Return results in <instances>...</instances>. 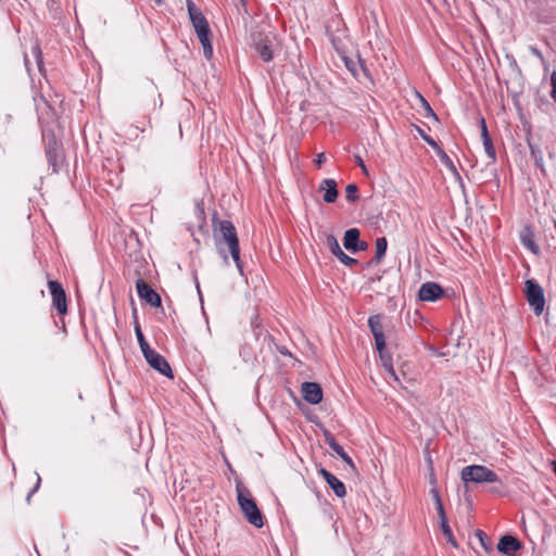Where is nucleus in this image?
<instances>
[{"label": "nucleus", "instance_id": "nucleus-1", "mask_svg": "<svg viewBox=\"0 0 556 556\" xmlns=\"http://www.w3.org/2000/svg\"><path fill=\"white\" fill-rule=\"evenodd\" d=\"M212 224L213 237L217 252L222 255L225 263H228V255L225 249L227 247L236 267L239 273L243 275V263L240 258L239 238L232 222L213 218Z\"/></svg>", "mask_w": 556, "mask_h": 556}, {"label": "nucleus", "instance_id": "nucleus-2", "mask_svg": "<svg viewBox=\"0 0 556 556\" xmlns=\"http://www.w3.org/2000/svg\"><path fill=\"white\" fill-rule=\"evenodd\" d=\"M236 491L238 504L245 519L255 528H262L264 517L250 490L239 479L236 480Z\"/></svg>", "mask_w": 556, "mask_h": 556}, {"label": "nucleus", "instance_id": "nucleus-3", "mask_svg": "<svg viewBox=\"0 0 556 556\" xmlns=\"http://www.w3.org/2000/svg\"><path fill=\"white\" fill-rule=\"evenodd\" d=\"M45 153L53 173H59L65 164L63 143L56 140L53 131L43 132Z\"/></svg>", "mask_w": 556, "mask_h": 556}, {"label": "nucleus", "instance_id": "nucleus-4", "mask_svg": "<svg viewBox=\"0 0 556 556\" xmlns=\"http://www.w3.org/2000/svg\"><path fill=\"white\" fill-rule=\"evenodd\" d=\"M460 477L465 483H494L500 481V478L495 471L481 465H470L464 467L462 469Z\"/></svg>", "mask_w": 556, "mask_h": 556}, {"label": "nucleus", "instance_id": "nucleus-5", "mask_svg": "<svg viewBox=\"0 0 556 556\" xmlns=\"http://www.w3.org/2000/svg\"><path fill=\"white\" fill-rule=\"evenodd\" d=\"M525 295L528 304L536 316L544 312L545 296L541 285L534 279H528L525 282Z\"/></svg>", "mask_w": 556, "mask_h": 556}, {"label": "nucleus", "instance_id": "nucleus-6", "mask_svg": "<svg viewBox=\"0 0 556 556\" xmlns=\"http://www.w3.org/2000/svg\"><path fill=\"white\" fill-rule=\"evenodd\" d=\"M251 48L257 56L265 63L274 59V38L262 31L251 34Z\"/></svg>", "mask_w": 556, "mask_h": 556}, {"label": "nucleus", "instance_id": "nucleus-7", "mask_svg": "<svg viewBox=\"0 0 556 556\" xmlns=\"http://www.w3.org/2000/svg\"><path fill=\"white\" fill-rule=\"evenodd\" d=\"M48 288L52 296V304L59 315L67 313L66 293L63 286L56 280H49Z\"/></svg>", "mask_w": 556, "mask_h": 556}, {"label": "nucleus", "instance_id": "nucleus-8", "mask_svg": "<svg viewBox=\"0 0 556 556\" xmlns=\"http://www.w3.org/2000/svg\"><path fill=\"white\" fill-rule=\"evenodd\" d=\"M136 288L141 301H144L153 307L162 306V299L160 294L146 280L138 278L136 281Z\"/></svg>", "mask_w": 556, "mask_h": 556}, {"label": "nucleus", "instance_id": "nucleus-9", "mask_svg": "<svg viewBox=\"0 0 556 556\" xmlns=\"http://www.w3.org/2000/svg\"><path fill=\"white\" fill-rule=\"evenodd\" d=\"M147 363L156 371L164 375L167 378H174L173 370L164 356L155 352L154 350L143 355Z\"/></svg>", "mask_w": 556, "mask_h": 556}, {"label": "nucleus", "instance_id": "nucleus-10", "mask_svg": "<svg viewBox=\"0 0 556 556\" xmlns=\"http://www.w3.org/2000/svg\"><path fill=\"white\" fill-rule=\"evenodd\" d=\"M361 232L357 228H350L344 232L343 237V245L344 248L352 252L357 253L361 251H365L368 248V243L362 241L359 239Z\"/></svg>", "mask_w": 556, "mask_h": 556}, {"label": "nucleus", "instance_id": "nucleus-11", "mask_svg": "<svg viewBox=\"0 0 556 556\" xmlns=\"http://www.w3.org/2000/svg\"><path fill=\"white\" fill-rule=\"evenodd\" d=\"M325 244L331 251V253L345 266H353L358 263L356 258L349 256L342 251L337 238L332 233L326 235Z\"/></svg>", "mask_w": 556, "mask_h": 556}, {"label": "nucleus", "instance_id": "nucleus-12", "mask_svg": "<svg viewBox=\"0 0 556 556\" xmlns=\"http://www.w3.org/2000/svg\"><path fill=\"white\" fill-rule=\"evenodd\" d=\"M382 319L383 316L380 314L372 315L368 318V327L374 336L376 349H382L386 343Z\"/></svg>", "mask_w": 556, "mask_h": 556}, {"label": "nucleus", "instance_id": "nucleus-13", "mask_svg": "<svg viewBox=\"0 0 556 556\" xmlns=\"http://www.w3.org/2000/svg\"><path fill=\"white\" fill-rule=\"evenodd\" d=\"M444 295V289L437 282H425L418 291V298L425 302H435Z\"/></svg>", "mask_w": 556, "mask_h": 556}, {"label": "nucleus", "instance_id": "nucleus-14", "mask_svg": "<svg viewBox=\"0 0 556 556\" xmlns=\"http://www.w3.org/2000/svg\"><path fill=\"white\" fill-rule=\"evenodd\" d=\"M303 399L312 404H319L323 400V389L317 382H303L301 387Z\"/></svg>", "mask_w": 556, "mask_h": 556}, {"label": "nucleus", "instance_id": "nucleus-15", "mask_svg": "<svg viewBox=\"0 0 556 556\" xmlns=\"http://www.w3.org/2000/svg\"><path fill=\"white\" fill-rule=\"evenodd\" d=\"M522 548V543L514 535L505 534L497 543V551L506 556H516V553Z\"/></svg>", "mask_w": 556, "mask_h": 556}, {"label": "nucleus", "instance_id": "nucleus-16", "mask_svg": "<svg viewBox=\"0 0 556 556\" xmlns=\"http://www.w3.org/2000/svg\"><path fill=\"white\" fill-rule=\"evenodd\" d=\"M318 473L325 479L327 484L330 486V489L338 497L345 496L346 490L344 483L341 480H339L333 473H331L325 468H320L318 470Z\"/></svg>", "mask_w": 556, "mask_h": 556}, {"label": "nucleus", "instance_id": "nucleus-17", "mask_svg": "<svg viewBox=\"0 0 556 556\" xmlns=\"http://www.w3.org/2000/svg\"><path fill=\"white\" fill-rule=\"evenodd\" d=\"M195 34L203 47V54L206 60H211L213 58V46L211 41V29L210 25L203 28L195 29Z\"/></svg>", "mask_w": 556, "mask_h": 556}, {"label": "nucleus", "instance_id": "nucleus-18", "mask_svg": "<svg viewBox=\"0 0 556 556\" xmlns=\"http://www.w3.org/2000/svg\"><path fill=\"white\" fill-rule=\"evenodd\" d=\"M187 8L194 30L208 26L206 17L192 1H188Z\"/></svg>", "mask_w": 556, "mask_h": 556}, {"label": "nucleus", "instance_id": "nucleus-19", "mask_svg": "<svg viewBox=\"0 0 556 556\" xmlns=\"http://www.w3.org/2000/svg\"><path fill=\"white\" fill-rule=\"evenodd\" d=\"M319 191H325L323 200L326 203H333L338 198L337 181L332 178L324 179L319 185Z\"/></svg>", "mask_w": 556, "mask_h": 556}, {"label": "nucleus", "instance_id": "nucleus-20", "mask_svg": "<svg viewBox=\"0 0 556 556\" xmlns=\"http://www.w3.org/2000/svg\"><path fill=\"white\" fill-rule=\"evenodd\" d=\"M520 241L533 254L539 255L541 253L540 247L534 242V231L531 226L527 225L521 229Z\"/></svg>", "mask_w": 556, "mask_h": 556}, {"label": "nucleus", "instance_id": "nucleus-21", "mask_svg": "<svg viewBox=\"0 0 556 556\" xmlns=\"http://www.w3.org/2000/svg\"><path fill=\"white\" fill-rule=\"evenodd\" d=\"M379 352V356L382 363V366L387 369L389 374H391L395 379V370L393 368L392 364V357L390 353L387 350V344L384 343V346L382 349H376Z\"/></svg>", "mask_w": 556, "mask_h": 556}, {"label": "nucleus", "instance_id": "nucleus-22", "mask_svg": "<svg viewBox=\"0 0 556 556\" xmlns=\"http://www.w3.org/2000/svg\"><path fill=\"white\" fill-rule=\"evenodd\" d=\"M387 249H388V241H387L386 237L377 238L376 239V253L372 258V262L375 264L381 263V261L386 256Z\"/></svg>", "mask_w": 556, "mask_h": 556}, {"label": "nucleus", "instance_id": "nucleus-23", "mask_svg": "<svg viewBox=\"0 0 556 556\" xmlns=\"http://www.w3.org/2000/svg\"><path fill=\"white\" fill-rule=\"evenodd\" d=\"M440 528H441V531L443 533V535L446 538L447 542L454 546V547H457L458 544H457V541L453 534V531L448 525V520H447V517L444 516V517H440Z\"/></svg>", "mask_w": 556, "mask_h": 556}, {"label": "nucleus", "instance_id": "nucleus-24", "mask_svg": "<svg viewBox=\"0 0 556 556\" xmlns=\"http://www.w3.org/2000/svg\"><path fill=\"white\" fill-rule=\"evenodd\" d=\"M481 139H482L484 151H485L488 157H490L491 163H495L496 151H495V148H494V144H493V141H492V138H491L489 131H485L484 136L481 137Z\"/></svg>", "mask_w": 556, "mask_h": 556}, {"label": "nucleus", "instance_id": "nucleus-25", "mask_svg": "<svg viewBox=\"0 0 556 556\" xmlns=\"http://www.w3.org/2000/svg\"><path fill=\"white\" fill-rule=\"evenodd\" d=\"M135 332H136V337H137V340H138V343H139L142 354L144 355L148 352L152 351L153 349H151V346L147 342V340L142 333L141 327L137 320L135 321Z\"/></svg>", "mask_w": 556, "mask_h": 556}, {"label": "nucleus", "instance_id": "nucleus-26", "mask_svg": "<svg viewBox=\"0 0 556 556\" xmlns=\"http://www.w3.org/2000/svg\"><path fill=\"white\" fill-rule=\"evenodd\" d=\"M418 98H419L421 108L425 111L424 116L427 118H432L435 123L440 124V119H439L438 115L435 114V112L433 111V109L431 108V105L429 104V102L420 93H418Z\"/></svg>", "mask_w": 556, "mask_h": 556}, {"label": "nucleus", "instance_id": "nucleus-27", "mask_svg": "<svg viewBox=\"0 0 556 556\" xmlns=\"http://www.w3.org/2000/svg\"><path fill=\"white\" fill-rule=\"evenodd\" d=\"M430 494H431V496H432V498L434 501V505H435L439 518L446 516V513H445V509H444V505H443V502H442V498L440 496V493H439L438 489L437 488H432L430 490Z\"/></svg>", "mask_w": 556, "mask_h": 556}, {"label": "nucleus", "instance_id": "nucleus-28", "mask_svg": "<svg viewBox=\"0 0 556 556\" xmlns=\"http://www.w3.org/2000/svg\"><path fill=\"white\" fill-rule=\"evenodd\" d=\"M529 149H530V154H531L532 159L534 160L535 166L542 168L543 167L542 150L538 146L532 144L530 142H529Z\"/></svg>", "mask_w": 556, "mask_h": 556}, {"label": "nucleus", "instance_id": "nucleus-29", "mask_svg": "<svg viewBox=\"0 0 556 556\" xmlns=\"http://www.w3.org/2000/svg\"><path fill=\"white\" fill-rule=\"evenodd\" d=\"M437 155L439 156L442 164H444L454 174L458 175L455 164L453 163L452 159L446 154V152L443 149L439 150Z\"/></svg>", "mask_w": 556, "mask_h": 556}, {"label": "nucleus", "instance_id": "nucleus-30", "mask_svg": "<svg viewBox=\"0 0 556 556\" xmlns=\"http://www.w3.org/2000/svg\"><path fill=\"white\" fill-rule=\"evenodd\" d=\"M346 465L351 468L355 469L354 462L352 458L345 453L343 447L338 443L334 447L331 448Z\"/></svg>", "mask_w": 556, "mask_h": 556}, {"label": "nucleus", "instance_id": "nucleus-31", "mask_svg": "<svg viewBox=\"0 0 556 556\" xmlns=\"http://www.w3.org/2000/svg\"><path fill=\"white\" fill-rule=\"evenodd\" d=\"M476 536L479 539V542L485 552L492 551V542L484 531L479 529L476 530Z\"/></svg>", "mask_w": 556, "mask_h": 556}, {"label": "nucleus", "instance_id": "nucleus-32", "mask_svg": "<svg viewBox=\"0 0 556 556\" xmlns=\"http://www.w3.org/2000/svg\"><path fill=\"white\" fill-rule=\"evenodd\" d=\"M345 198L349 202L358 200V187L356 184H350L345 187Z\"/></svg>", "mask_w": 556, "mask_h": 556}, {"label": "nucleus", "instance_id": "nucleus-33", "mask_svg": "<svg viewBox=\"0 0 556 556\" xmlns=\"http://www.w3.org/2000/svg\"><path fill=\"white\" fill-rule=\"evenodd\" d=\"M342 59L344 61L346 68L351 72V74L354 77H357V67H358V63H361V59H358L357 62L348 56H343Z\"/></svg>", "mask_w": 556, "mask_h": 556}, {"label": "nucleus", "instance_id": "nucleus-34", "mask_svg": "<svg viewBox=\"0 0 556 556\" xmlns=\"http://www.w3.org/2000/svg\"><path fill=\"white\" fill-rule=\"evenodd\" d=\"M323 435L325 438V442L329 445L330 448L334 447L338 444L336 438L329 430L324 429Z\"/></svg>", "mask_w": 556, "mask_h": 556}, {"label": "nucleus", "instance_id": "nucleus-35", "mask_svg": "<svg viewBox=\"0 0 556 556\" xmlns=\"http://www.w3.org/2000/svg\"><path fill=\"white\" fill-rule=\"evenodd\" d=\"M323 435L325 438V442L329 445L330 448L334 447L338 444L336 438L329 430L324 429Z\"/></svg>", "mask_w": 556, "mask_h": 556}, {"label": "nucleus", "instance_id": "nucleus-36", "mask_svg": "<svg viewBox=\"0 0 556 556\" xmlns=\"http://www.w3.org/2000/svg\"><path fill=\"white\" fill-rule=\"evenodd\" d=\"M551 85H552L551 98L556 103V71H553V73L551 75Z\"/></svg>", "mask_w": 556, "mask_h": 556}, {"label": "nucleus", "instance_id": "nucleus-37", "mask_svg": "<svg viewBox=\"0 0 556 556\" xmlns=\"http://www.w3.org/2000/svg\"><path fill=\"white\" fill-rule=\"evenodd\" d=\"M422 140L426 141L430 147H432L434 149L435 153H438L439 150H442L440 144L429 135L425 136Z\"/></svg>", "mask_w": 556, "mask_h": 556}, {"label": "nucleus", "instance_id": "nucleus-38", "mask_svg": "<svg viewBox=\"0 0 556 556\" xmlns=\"http://www.w3.org/2000/svg\"><path fill=\"white\" fill-rule=\"evenodd\" d=\"M40 483H41V478L40 476L37 473V481H36V484L34 485V488L28 492L27 494V497H26V501L27 503L30 502V498L31 496L34 495V493H36L40 486Z\"/></svg>", "mask_w": 556, "mask_h": 556}, {"label": "nucleus", "instance_id": "nucleus-39", "mask_svg": "<svg viewBox=\"0 0 556 556\" xmlns=\"http://www.w3.org/2000/svg\"><path fill=\"white\" fill-rule=\"evenodd\" d=\"M355 162L357 163V165L362 168L363 173L365 175H368V170H367V167L363 161V159L359 156V155H355Z\"/></svg>", "mask_w": 556, "mask_h": 556}, {"label": "nucleus", "instance_id": "nucleus-40", "mask_svg": "<svg viewBox=\"0 0 556 556\" xmlns=\"http://www.w3.org/2000/svg\"><path fill=\"white\" fill-rule=\"evenodd\" d=\"M479 125H480V130H481V137L484 136L485 131H489L488 130V127H486V123H485V118L484 117H480L479 119Z\"/></svg>", "mask_w": 556, "mask_h": 556}, {"label": "nucleus", "instance_id": "nucleus-41", "mask_svg": "<svg viewBox=\"0 0 556 556\" xmlns=\"http://www.w3.org/2000/svg\"><path fill=\"white\" fill-rule=\"evenodd\" d=\"M326 161V155L325 153H319L316 155V159H315V163L317 164V166H321Z\"/></svg>", "mask_w": 556, "mask_h": 556}, {"label": "nucleus", "instance_id": "nucleus-42", "mask_svg": "<svg viewBox=\"0 0 556 556\" xmlns=\"http://www.w3.org/2000/svg\"><path fill=\"white\" fill-rule=\"evenodd\" d=\"M278 351L281 355H288V356H291V353L289 352V350L285 346H281V348H278Z\"/></svg>", "mask_w": 556, "mask_h": 556}, {"label": "nucleus", "instance_id": "nucleus-43", "mask_svg": "<svg viewBox=\"0 0 556 556\" xmlns=\"http://www.w3.org/2000/svg\"><path fill=\"white\" fill-rule=\"evenodd\" d=\"M415 129H416V131L418 132V135H419L422 139H424V137H425V136H427V134L425 132V130H424L421 127H419V126H416V125H415Z\"/></svg>", "mask_w": 556, "mask_h": 556}, {"label": "nucleus", "instance_id": "nucleus-44", "mask_svg": "<svg viewBox=\"0 0 556 556\" xmlns=\"http://www.w3.org/2000/svg\"><path fill=\"white\" fill-rule=\"evenodd\" d=\"M531 52H532L535 56H538V58H540V59H542V58H543V55H542L541 51H540L539 49H536V48H531Z\"/></svg>", "mask_w": 556, "mask_h": 556}, {"label": "nucleus", "instance_id": "nucleus-45", "mask_svg": "<svg viewBox=\"0 0 556 556\" xmlns=\"http://www.w3.org/2000/svg\"><path fill=\"white\" fill-rule=\"evenodd\" d=\"M551 466H552L554 473L556 475V460H552Z\"/></svg>", "mask_w": 556, "mask_h": 556}, {"label": "nucleus", "instance_id": "nucleus-46", "mask_svg": "<svg viewBox=\"0 0 556 556\" xmlns=\"http://www.w3.org/2000/svg\"><path fill=\"white\" fill-rule=\"evenodd\" d=\"M156 4H162L163 0H154Z\"/></svg>", "mask_w": 556, "mask_h": 556}, {"label": "nucleus", "instance_id": "nucleus-47", "mask_svg": "<svg viewBox=\"0 0 556 556\" xmlns=\"http://www.w3.org/2000/svg\"><path fill=\"white\" fill-rule=\"evenodd\" d=\"M240 3L245 7V0H240Z\"/></svg>", "mask_w": 556, "mask_h": 556}, {"label": "nucleus", "instance_id": "nucleus-48", "mask_svg": "<svg viewBox=\"0 0 556 556\" xmlns=\"http://www.w3.org/2000/svg\"><path fill=\"white\" fill-rule=\"evenodd\" d=\"M197 289H198V291L200 292V285H199V282H198V281H197Z\"/></svg>", "mask_w": 556, "mask_h": 556}]
</instances>
